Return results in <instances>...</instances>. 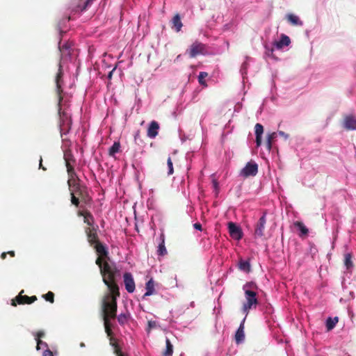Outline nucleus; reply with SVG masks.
Segmentation results:
<instances>
[{
	"mask_svg": "<svg viewBox=\"0 0 356 356\" xmlns=\"http://www.w3.org/2000/svg\"><path fill=\"white\" fill-rule=\"evenodd\" d=\"M120 149V144L119 142H115L109 149V154L114 156L116 153L119 152Z\"/></svg>",
	"mask_w": 356,
	"mask_h": 356,
	"instance_id": "nucleus-26",
	"label": "nucleus"
},
{
	"mask_svg": "<svg viewBox=\"0 0 356 356\" xmlns=\"http://www.w3.org/2000/svg\"><path fill=\"white\" fill-rule=\"evenodd\" d=\"M96 264L99 267L103 281L107 286L109 291L103 300L102 309L105 331L108 336H111L110 319L115 316L117 310L115 299L119 296L118 286L115 283V270L108 262L103 261V259L101 257L97 259Z\"/></svg>",
	"mask_w": 356,
	"mask_h": 356,
	"instance_id": "nucleus-2",
	"label": "nucleus"
},
{
	"mask_svg": "<svg viewBox=\"0 0 356 356\" xmlns=\"http://www.w3.org/2000/svg\"><path fill=\"white\" fill-rule=\"evenodd\" d=\"M44 335V332H42V331L38 332L36 334V335H35V339H40V338L42 337Z\"/></svg>",
	"mask_w": 356,
	"mask_h": 356,
	"instance_id": "nucleus-43",
	"label": "nucleus"
},
{
	"mask_svg": "<svg viewBox=\"0 0 356 356\" xmlns=\"http://www.w3.org/2000/svg\"><path fill=\"white\" fill-rule=\"evenodd\" d=\"M245 321V317L241 321L239 327L238 328L236 334H235V341L236 343L239 344L242 343L245 340V334H244V323Z\"/></svg>",
	"mask_w": 356,
	"mask_h": 356,
	"instance_id": "nucleus-10",
	"label": "nucleus"
},
{
	"mask_svg": "<svg viewBox=\"0 0 356 356\" xmlns=\"http://www.w3.org/2000/svg\"><path fill=\"white\" fill-rule=\"evenodd\" d=\"M111 76H112V72H111V73L109 74L108 77H109V78H111Z\"/></svg>",
	"mask_w": 356,
	"mask_h": 356,
	"instance_id": "nucleus-50",
	"label": "nucleus"
},
{
	"mask_svg": "<svg viewBox=\"0 0 356 356\" xmlns=\"http://www.w3.org/2000/svg\"><path fill=\"white\" fill-rule=\"evenodd\" d=\"M338 321H339L338 317H334V318L329 317L326 320V323H325L327 330H332L335 327V325H337Z\"/></svg>",
	"mask_w": 356,
	"mask_h": 356,
	"instance_id": "nucleus-22",
	"label": "nucleus"
},
{
	"mask_svg": "<svg viewBox=\"0 0 356 356\" xmlns=\"http://www.w3.org/2000/svg\"><path fill=\"white\" fill-rule=\"evenodd\" d=\"M37 341V350H40L42 348H45L46 349H48L47 343L41 341L40 339H36Z\"/></svg>",
	"mask_w": 356,
	"mask_h": 356,
	"instance_id": "nucleus-35",
	"label": "nucleus"
},
{
	"mask_svg": "<svg viewBox=\"0 0 356 356\" xmlns=\"http://www.w3.org/2000/svg\"><path fill=\"white\" fill-rule=\"evenodd\" d=\"M204 51V45L200 42H195L190 47V56L193 58L198 54H203Z\"/></svg>",
	"mask_w": 356,
	"mask_h": 356,
	"instance_id": "nucleus-9",
	"label": "nucleus"
},
{
	"mask_svg": "<svg viewBox=\"0 0 356 356\" xmlns=\"http://www.w3.org/2000/svg\"><path fill=\"white\" fill-rule=\"evenodd\" d=\"M297 227H298L299 230L300 231L302 234H307L308 232L307 228L301 222H298L296 224Z\"/></svg>",
	"mask_w": 356,
	"mask_h": 356,
	"instance_id": "nucleus-34",
	"label": "nucleus"
},
{
	"mask_svg": "<svg viewBox=\"0 0 356 356\" xmlns=\"http://www.w3.org/2000/svg\"><path fill=\"white\" fill-rule=\"evenodd\" d=\"M159 125L156 121L150 122L147 129V136L150 138H154L159 133Z\"/></svg>",
	"mask_w": 356,
	"mask_h": 356,
	"instance_id": "nucleus-11",
	"label": "nucleus"
},
{
	"mask_svg": "<svg viewBox=\"0 0 356 356\" xmlns=\"http://www.w3.org/2000/svg\"><path fill=\"white\" fill-rule=\"evenodd\" d=\"M123 278L126 290L129 293H133L135 291L136 286L132 275L130 273H125Z\"/></svg>",
	"mask_w": 356,
	"mask_h": 356,
	"instance_id": "nucleus-8",
	"label": "nucleus"
},
{
	"mask_svg": "<svg viewBox=\"0 0 356 356\" xmlns=\"http://www.w3.org/2000/svg\"><path fill=\"white\" fill-rule=\"evenodd\" d=\"M343 127L348 130H356V118L353 115H348L343 121Z\"/></svg>",
	"mask_w": 356,
	"mask_h": 356,
	"instance_id": "nucleus-12",
	"label": "nucleus"
},
{
	"mask_svg": "<svg viewBox=\"0 0 356 356\" xmlns=\"http://www.w3.org/2000/svg\"><path fill=\"white\" fill-rule=\"evenodd\" d=\"M42 158H40V168H42L43 170H45V168L42 166Z\"/></svg>",
	"mask_w": 356,
	"mask_h": 356,
	"instance_id": "nucleus-46",
	"label": "nucleus"
},
{
	"mask_svg": "<svg viewBox=\"0 0 356 356\" xmlns=\"http://www.w3.org/2000/svg\"><path fill=\"white\" fill-rule=\"evenodd\" d=\"M277 133V135L284 137L285 140H287L289 138V135L284 131H280Z\"/></svg>",
	"mask_w": 356,
	"mask_h": 356,
	"instance_id": "nucleus-40",
	"label": "nucleus"
},
{
	"mask_svg": "<svg viewBox=\"0 0 356 356\" xmlns=\"http://www.w3.org/2000/svg\"><path fill=\"white\" fill-rule=\"evenodd\" d=\"M12 257L15 255V252L13 251H10L8 252Z\"/></svg>",
	"mask_w": 356,
	"mask_h": 356,
	"instance_id": "nucleus-48",
	"label": "nucleus"
},
{
	"mask_svg": "<svg viewBox=\"0 0 356 356\" xmlns=\"http://www.w3.org/2000/svg\"><path fill=\"white\" fill-rule=\"evenodd\" d=\"M208 76V74L205 72H201L198 76V81L201 85H205L204 79Z\"/></svg>",
	"mask_w": 356,
	"mask_h": 356,
	"instance_id": "nucleus-31",
	"label": "nucleus"
},
{
	"mask_svg": "<svg viewBox=\"0 0 356 356\" xmlns=\"http://www.w3.org/2000/svg\"><path fill=\"white\" fill-rule=\"evenodd\" d=\"M35 296L29 297L27 296H22L19 294L16 300L19 304H24L27 303L30 304L31 302H33L36 300Z\"/></svg>",
	"mask_w": 356,
	"mask_h": 356,
	"instance_id": "nucleus-20",
	"label": "nucleus"
},
{
	"mask_svg": "<svg viewBox=\"0 0 356 356\" xmlns=\"http://www.w3.org/2000/svg\"><path fill=\"white\" fill-rule=\"evenodd\" d=\"M61 57L59 63L58 72L56 77L57 92L58 95V114L60 117V131L61 137L67 134L71 127L70 113L66 111L67 102L72 95V89L74 85V77L70 73V65L75 67L71 61L70 55L73 51L72 42H67L58 45Z\"/></svg>",
	"mask_w": 356,
	"mask_h": 356,
	"instance_id": "nucleus-1",
	"label": "nucleus"
},
{
	"mask_svg": "<svg viewBox=\"0 0 356 356\" xmlns=\"http://www.w3.org/2000/svg\"><path fill=\"white\" fill-rule=\"evenodd\" d=\"M129 318V315L127 314H120L118 317V320L120 324L123 325L125 324Z\"/></svg>",
	"mask_w": 356,
	"mask_h": 356,
	"instance_id": "nucleus-30",
	"label": "nucleus"
},
{
	"mask_svg": "<svg viewBox=\"0 0 356 356\" xmlns=\"http://www.w3.org/2000/svg\"><path fill=\"white\" fill-rule=\"evenodd\" d=\"M6 252H3V253L1 254V258H2V259H5V258H6Z\"/></svg>",
	"mask_w": 356,
	"mask_h": 356,
	"instance_id": "nucleus-47",
	"label": "nucleus"
},
{
	"mask_svg": "<svg viewBox=\"0 0 356 356\" xmlns=\"http://www.w3.org/2000/svg\"><path fill=\"white\" fill-rule=\"evenodd\" d=\"M167 165H168V175H172L174 172L173 164H172L170 157H169L168 159Z\"/></svg>",
	"mask_w": 356,
	"mask_h": 356,
	"instance_id": "nucleus-33",
	"label": "nucleus"
},
{
	"mask_svg": "<svg viewBox=\"0 0 356 356\" xmlns=\"http://www.w3.org/2000/svg\"><path fill=\"white\" fill-rule=\"evenodd\" d=\"M42 356H54V355L51 350H49V349H46L43 352Z\"/></svg>",
	"mask_w": 356,
	"mask_h": 356,
	"instance_id": "nucleus-41",
	"label": "nucleus"
},
{
	"mask_svg": "<svg viewBox=\"0 0 356 356\" xmlns=\"http://www.w3.org/2000/svg\"><path fill=\"white\" fill-rule=\"evenodd\" d=\"M241 74L243 76L245 74L247 73V63L244 62L241 66Z\"/></svg>",
	"mask_w": 356,
	"mask_h": 356,
	"instance_id": "nucleus-39",
	"label": "nucleus"
},
{
	"mask_svg": "<svg viewBox=\"0 0 356 356\" xmlns=\"http://www.w3.org/2000/svg\"><path fill=\"white\" fill-rule=\"evenodd\" d=\"M46 300L49 301L50 302H54V293L51 291L48 292L45 295L43 296Z\"/></svg>",
	"mask_w": 356,
	"mask_h": 356,
	"instance_id": "nucleus-38",
	"label": "nucleus"
},
{
	"mask_svg": "<svg viewBox=\"0 0 356 356\" xmlns=\"http://www.w3.org/2000/svg\"><path fill=\"white\" fill-rule=\"evenodd\" d=\"M228 229L230 236L234 240H240L243 236V233L240 227L234 222H229L228 223Z\"/></svg>",
	"mask_w": 356,
	"mask_h": 356,
	"instance_id": "nucleus-7",
	"label": "nucleus"
},
{
	"mask_svg": "<svg viewBox=\"0 0 356 356\" xmlns=\"http://www.w3.org/2000/svg\"><path fill=\"white\" fill-rule=\"evenodd\" d=\"M63 147L65 148H66V147L68 146V142L65 141V139L63 138ZM63 152H64V159L65 161L69 178L72 177H72H75V173L74 172V168H73L72 165H71V163L73 161V156L72 154V152L67 149H65L63 150Z\"/></svg>",
	"mask_w": 356,
	"mask_h": 356,
	"instance_id": "nucleus-5",
	"label": "nucleus"
},
{
	"mask_svg": "<svg viewBox=\"0 0 356 356\" xmlns=\"http://www.w3.org/2000/svg\"><path fill=\"white\" fill-rule=\"evenodd\" d=\"M81 347H84V346H85L84 343H81Z\"/></svg>",
	"mask_w": 356,
	"mask_h": 356,
	"instance_id": "nucleus-49",
	"label": "nucleus"
},
{
	"mask_svg": "<svg viewBox=\"0 0 356 356\" xmlns=\"http://www.w3.org/2000/svg\"><path fill=\"white\" fill-rule=\"evenodd\" d=\"M258 172V165L254 161H250L246 163L244 168L240 171L239 175L243 178L254 177Z\"/></svg>",
	"mask_w": 356,
	"mask_h": 356,
	"instance_id": "nucleus-6",
	"label": "nucleus"
},
{
	"mask_svg": "<svg viewBox=\"0 0 356 356\" xmlns=\"http://www.w3.org/2000/svg\"><path fill=\"white\" fill-rule=\"evenodd\" d=\"M159 326V323L155 321H148V327L147 332H149L152 329L156 328Z\"/></svg>",
	"mask_w": 356,
	"mask_h": 356,
	"instance_id": "nucleus-36",
	"label": "nucleus"
},
{
	"mask_svg": "<svg viewBox=\"0 0 356 356\" xmlns=\"http://www.w3.org/2000/svg\"><path fill=\"white\" fill-rule=\"evenodd\" d=\"M213 186L216 191H218V183L216 180H213Z\"/></svg>",
	"mask_w": 356,
	"mask_h": 356,
	"instance_id": "nucleus-44",
	"label": "nucleus"
},
{
	"mask_svg": "<svg viewBox=\"0 0 356 356\" xmlns=\"http://www.w3.org/2000/svg\"><path fill=\"white\" fill-rule=\"evenodd\" d=\"M79 216H82L83 217L84 222L86 223L90 227H93L94 224V218L92 214L88 211H80L79 213Z\"/></svg>",
	"mask_w": 356,
	"mask_h": 356,
	"instance_id": "nucleus-17",
	"label": "nucleus"
},
{
	"mask_svg": "<svg viewBox=\"0 0 356 356\" xmlns=\"http://www.w3.org/2000/svg\"><path fill=\"white\" fill-rule=\"evenodd\" d=\"M286 18L289 23L294 26H302L303 23L300 19L298 16L293 15V14H288L286 15Z\"/></svg>",
	"mask_w": 356,
	"mask_h": 356,
	"instance_id": "nucleus-21",
	"label": "nucleus"
},
{
	"mask_svg": "<svg viewBox=\"0 0 356 356\" xmlns=\"http://www.w3.org/2000/svg\"><path fill=\"white\" fill-rule=\"evenodd\" d=\"M290 42V39L287 35H282L280 40L275 42V46L277 49H280L284 46H288Z\"/></svg>",
	"mask_w": 356,
	"mask_h": 356,
	"instance_id": "nucleus-19",
	"label": "nucleus"
},
{
	"mask_svg": "<svg viewBox=\"0 0 356 356\" xmlns=\"http://www.w3.org/2000/svg\"><path fill=\"white\" fill-rule=\"evenodd\" d=\"M69 188L71 192V202L73 204L78 206L79 198L76 196L79 195L81 193V188L78 184L75 177H70L68 179Z\"/></svg>",
	"mask_w": 356,
	"mask_h": 356,
	"instance_id": "nucleus-4",
	"label": "nucleus"
},
{
	"mask_svg": "<svg viewBox=\"0 0 356 356\" xmlns=\"http://www.w3.org/2000/svg\"><path fill=\"white\" fill-rule=\"evenodd\" d=\"M86 234L88 236V240L89 243H90L91 244H95L97 243V236L96 230L94 227L87 228L86 230Z\"/></svg>",
	"mask_w": 356,
	"mask_h": 356,
	"instance_id": "nucleus-16",
	"label": "nucleus"
},
{
	"mask_svg": "<svg viewBox=\"0 0 356 356\" xmlns=\"http://www.w3.org/2000/svg\"><path fill=\"white\" fill-rule=\"evenodd\" d=\"M154 286V282L153 279L151 278L145 284L146 292L145 293L143 298L152 296L155 293Z\"/></svg>",
	"mask_w": 356,
	"mask_h": 356,
	"instance_id": "nucleus-18",
	"label": "nucleus"
},
{
	"mask_svg": "<svg viewBox=\"0 0 356 356\" xmlns=\"http://www.w3.org/2000/svg\"><path fill=\"white\" fill-rule=\"evenodd\" d=\"M257 289V286L253 282H247L243 286L245 300L242 306V312L245 314V318L250 311L256 308L258 304L256 292Z\"/></svg>",
	"mask_w": 356,
	"mask_h": 356,
	"instance_id": "nucleus-3",
	"label": "nucleus"
},
{
	"mask_svg": "<svg viewBox=\"0 0 356 356\" xmlns=\"http://www.w3.org/2000/svg\"><path fill=\"white\" fill-rule=\"evenodd\" d=\"M239 268L245 272H249L250 270V265L248 261L241 260L238 264Z\"/></svg>",
	"mask_w": 356,
	"mask_h": 356,
	"instance_id": "nucleus-27",
	"label": "nucleus"
},
{
	"mask_svg": "<svg viewBox=\"0 0 356 356\" xmlns=\"http://www.w3.org/2000/svg\"><path fill=\"white\" fill-rule=\"evenodd\" d=\"M157 254L161 256H164L167 254V250L165 246V235L163 232L161 233L159 238Z\"/></svg>",
	"mask_w": 356,
	"mask_h": 356,
	"instance_id": "nucleus-13",
	"label": "nucleus"
},
{
	"mask_svg": "<svg viewBox=\"0 0 356 356\" xmlns=\"http://www.w3.org/2000/svg\"><path fill=\"white\" fill-rule=\"evenodd\" d=\"M111 344L114 347L115 353L117 355V356H126L123 353H122L117 345L115 344V342L113 341V339H111Z\"/></svg>",
	"mask_w": 356,
	"mask_h": 356,
	"instance_id": "nucleus-32",
	"label": "nucleus"
},
{
	"mask_svg": "<svg viewBox=\"0 0 356 356\" xmlns=\"http://www.w3.org/2000/svg\"><path fill=\"white\" fill-rule=\"evenodd\" d=\"M166 348L163 353V356H172L173 353V346L170 343L168 338L165 339Z\"/></svg>",
	"mask_w": 356,
	"mask_h": 356,
	"instance_id": "nucleus-24",
	"label": "nucleus"
},
{
	"mask_svg": "<svg viewBox=\"0 0 356 356\" xmlns=\"http://www.w3.org/2000/svg\"><path fill=\"white\" fill-rule=\"evenodd\" d=\"M92 1V0H86V1H84V5L83 6H81L80 5L78 6L79 10H80L81 11H83V10H86L87 8V7L90 5Z\"/></svg>",
	"mask_w": 356,
	"mask_h": 356,
	"instance_id": "nucleus-37",
	"label": "nucleus"
},
{
	"mask_svg": "<svg viewBox=\"0 0 356 356\" xmlns=\"http://www.w3.org/2000/svg\"><path fill=\"white\" fill-rule=\"evenodd\" d=\"M352 255L350 253H347L345 254V261L344 264L347 269H350L353 267V262L351 261Z\"/></svg>",
	"mask_w": 356,
	"mask_h": 356,
	"instance_id": "nucleus-29",
	"label": "nucleus"
},
{
	"mask_svg": "<svg viewBox=\"0 0 356 356\" xmlns=\"http://www.w3.org/2000/svg\"><path fill=\"white\" fill-rule=\"evenodd\" d=\"M255 137H256V145L259 147L261 145L262 143V134L264 133V127L261 124H256L255 125Z\"/></svg>",
	"mask_w": 356,
	"mask_h": 356,
	"instance_id": "nucleus-14",
	"label": "nucleus"
},
{
	"mask_svg": "<svg viewBox=\"0 0 356 356\" xmlns=\"http://www.w3.org/2000/svg\"><path fill=\"white\" fill-rule=\"evenodd\" d=\"M266 223V214H264L259 220L258 225L255 229V234L259 236L264 235V231L265 229V225Z\"/></svg>",
	"mask_w": 356,
	"mask_h": 356,
	"instance_id": "nucleus-15",
	"label": "nucleus"
},
{
	"mask_svg": "<svg viewBox=\"0 0 356 356\" xmlns=\"http://www.w3.org/2000/svg\"><path fill=\"white\" fill-rule=\"evenodd\" d=\"M58 29H59V31H60V34H61L62 33H63V32H65V31H66L65 29H63V28L61 27L60 24H59V25H58Z\"/></svg>",
	"mask_w": 356,
	"mask_h": 356,
	"instance_id": "nucleus-45",
	"label": "nucleus"
},
{
	"mask_svg": "<svg viewBox=\"0 0 356 356\" xmlns=\"http://www.w3.org/2000/svg\"><path fill=\"white\" fill-rule=\"evenodd\" d=\"M172 24L176 31H179L182 27V23L181 22L180 17L179 15H176L172 19Z\"/></svg>",
	"mask_w": 356,
	"mask_h": 356,
	"instance_id": "nucleus-25",
	"label": "nucleus"
},
{
	"mask_svg": "<svg viewBox=\"0 0 356 356\" xmlns=\"http://www.w3.org/2000/svg\"><path fill=\"white\" fill-rule=\"evenodd\" d=\"M95 249H96L97 252L100 256H104V255H106V254H107L105 247L99 243H95Z\"/></svg>",
	"mask_w": 356,
	"mask_h": 356,
	"instance_id": "nucleus-28",
	"label": "nucleus"
},
{
	"mask_svg": "<svg viewBox=\"0 0 356 356\" xmlns=\"http://www.w3.org/2000/svg\"><path fill=\"white\" fill-rule=\"evenodd\" d=\"M193 227H194L195 229H197V230H200V231H201V230H202V225H201V224H200V223H198V222L195 223V224L193 225Z\"/></svg>",
	"mask_w": 356,
	"mask_h": 356,
	"instance_id": "nucleus-42",
	"label": "nucleus"
},
{
	"mask_svg": "<svg viewBox=\"0 0 356 356\" xmlns=\"http://www.w3.org/2000/svg\"><path fill=\"white\" fill-rule=\"evenodd\" d=\"M277 132H273L271 134H268L267 138H266V147L268 150L271 149L273 142L277 138Z\"/></svg>",
	"mask_w": 356,
	"mask_h": 356,
	"instance_id": "nucleus-23",
	"label": "nucleus"
}]
</instances>
